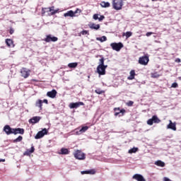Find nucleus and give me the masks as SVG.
<instances>
[{
    "label": "nucleus",
    "instance_id": "f257e3e1",
    "mask_svg": "<svg viewBox=\"0 0 181 181\" xmlns=\"http://www.w3.org/2000/svg\"><path fill=\"white\" fill-rule=\"evenodd\" d=\"M124 5V3L122 2V0H113L112 1V6L113 8L116 11H119L122 9V6Z\"/></svg>",
    "mask_w": 181,
    "mask_h": 181
},
{
    "label": "nucleus",
    "instance_id": "f03ea898",
    "mask_svg": "<svg viewBox=\"0 0 181 181\" xmlns=\"http://www.w3.org/2000/svg\"><path fill=\"white\" fill-rule=\"evenodd\" d=\"M110 46L113 50H115L116 52H119L122 47H124V45H122V42H112L110 44Z\"/></svg>",
    "mask_w": 181,
    "mask_h": 181
},
{
    "label": "nucleus",
    "instance_id": "7ed1b4c3",
    "mask_svg": "<svg viewBox=\"0 0 181 181\" xmlns=\"http://www.w3.org/2000/svg\"><path fill=\"white\" fill-rule=\"evenodd\" d=\"M74 155V158H76V159H78L79 160H84V159H86V154H84L80 150H77Z\"/></svg>",
    "mask_w": 181,
    "mask_h": 181
},
{
    "label": "nucleus",
    "instance_id": "20e7f679",
    "mask_svg": "<svg viewBox=\"0 0 181 181\" xmlns=\"http://www.w3.org/2000/svg\"><path fill=\"white\" fill-rule=\"evenodd\" d=\"M139 63L142 66H146V64L149 63V57H148L147 55H144L143 57H139Z\"/></svg>",
    "mask_w": 181,
    "mask_h": 181
},
{
    "label": "nucleus",
    "instance_id": "39448f33",
    "mask_svg": "<svg viewBox=\"0 0 181 181\" xmlns=\"http://www.w3.org/2000/svg\"><path fill=\"white\" fill-rule=\"evenodd\" d=\"M159 122H160V120L159 117H158V116H156V115H153L151 119H149L147 121L148 125H153V123L159 124Z\"/></svg>",
    "mask_w": 181,
    "mask_h": 181
},
{
    "label": "nucleus",
    "instance_id": "423d86ee",
    "mask_svg": "<svg viewBox=\"0 0 181 181\" xmlns=\"http://www.w3.org/2000/svg\"><path fill=\"white\" fill-rule=\"evenodd\" d=\"M108 67V65H98L97 67V71L100 76H104L105 74V69Z\"/></svg>",
    "mask_w": 181,
    "mask_h": 181
},
{
    "label": "nucleus",
    "instance_id": "0eeeda50",
    "mask_svg": "<svg viewBox=\"0 0 181 181\" xmlns=\"http://www.w3.org/2000/svg\"><path fill=\"white\" fill-rule=\"evenodd\" d=\"M21 77H23V78H28V77L30 76V69H28L26 68H22L21 69Z\"/></svg>",
    "mask_w": 181,
    "mask_h": 181
},
{
    "label": "nucleus",
    "instance_id": "6e6552de",
    "mask_svg": "<svg viewBox=\"0 0 181 181\" xmlns=\"http://www.w3.org/2000/svg\"><path fill=\"white\" fill-rule=\"evenodd\" d=\"M59 38H57V37L52 36V35H47L44 39V42H46L47 43H50V42H57Z\"/></svg>",
    "mask_w": 181,
    "mask_h": 181
},
{
    "label": "nucleus",
    "instance_id": "1a4fd4ad",
    "mask_svg": "<svg viewBox=\"0 0 181 181\" xmlns=\"http://www.w3.org/2000/svg\"><path fill=\"white\" fill-rule=\"evenodd\" d=\"M45 135H47V129H43L42 131L37 132L35 135V139H40V138H43Z\"/></svg>",
    "mask_w": 181,
    "mask_h": 181
},
{
    "label": "nucleus",
    "instance_id": "9d476101",
    "mask_svg": "<svg viewBox=\"0 0 181 181\" xmlns=\"http://www.w3.org/2000/svg\"><path fill=\"white\" fill-rule=\"evenodd\" d=\"M4 131L6 135H11V134H13V129L11 128V126L9 125L4 126Z\"/></svg>",
    "mask_w": 181,
    "mask_h": 181
},
{
    "label": "nucleus",
    "instance_id": "9b49d317",
    "mask_svg": "<svg viewBox=\"0 0 181 181\" xmlns=\"http://www.w3.org/2000/svg\"><path fill=\"white\" fill-rule=\"evenodd\" d=\"M81 105H84V103L83 102H77V103H71L69 104V108H78Z\"/></svg>",
    "mask_w": 181,
    "mask_h": 181
},
{
    "label": "nucleus",
    "instance_id": "f8f14e48",
    "mask_svg": "<svg viewBox=\"0 0 181 181\" xmlns=\"http://www.w3.org/2000/svg\"><path fill=\"white\" fill-rule=\"evenodd\" d=\"M56 95H57V91L55 89L47 93V96L49 98H56Z\"/></svg>",
    "mask_w": 181,
    "mask_h": 181
},
{
    "label": "nucleus",
    "instance_id": "ddd939ff",
    "mask_svg": "<svg viewBox=\"0 0 181 181\" xmlns=\"http://www.w3.org/2000/svg\"><path fill=\"white\" fill-rule=\"evenodd\" d=\"M13 134L14 135H17V134H20L21 135H23V134H25V129H22V128L13 129Z\"/></svg>",
    "mask_w": 181,
    "mask_h": 181
},
{
    "label": "nucleus",
    "instance_id": "4468645a",
    "mask_svg": "<svg viewBox=\"0 0 181 181\" xmlns=\"http://www.w3.org/2000/svg\"><path fill=\"white\" fill-rule=\"evenodd\" d=\"M114 111H119V112H116L115 113V117H117V115H119V114H122V115H124V114H125L126 111L125 109H119V107H115L114 109Z\"/></svg>",
    "mask_w": 181,
    "mask_h": 181
},
{
    "label": "nucleus",
    "instance_id": "2eb2a0df",
    "mask_svg": "<svg viewBox=\"0 0 181 181\" xmlns=\"http://www.w3.org/2000/svg\"><path fill=\"white\" fill-rule=\"evenodd\" d=\"M133 179L137 181H146L145 178H144V176H142L141 174H135L133 175Z\"/></svg>",
    "mask_w": 181,
    "mask_h": 181
},
{
    "label": "nucleus",
    "instance_id": "dca6fc26",
    "mask_svg": "<svg viewBox=\"0 0 181 181\" xmlns=\"http://www.w3.org/2000/svg\"><path fill=\"white\" fill-rule=\"evenodd\" d=\"M46 9H49V11H53V9H54V6H52L51 7H47V8L42 7L41 10L42 16H45V15L46 14Z\"/></svg>",
    "mask_w": 181,
    "mask_h": 181
},
{
    "label": "nucleus",
    "instance_id": "f3484780",
    "mask_svg": "<svg viewBox=\"0 0 181 181\" xmlns=\"http://www.w3.org/2000/svg\"><path fill=\"white\" fill-rule=\"evenodd\" d=\"M35 107H37L40 108V111H42L43 110V100L39 99L35 102Z\"/></svg>",
    "mask_w": 181,
    "mask_h": 181
},
{
    "label": "nucleus",
    "instance_id": "a211bd4d",
    "mask_svg": "<svg viewBox=\"0 0 181 181\" xmlns=\"http://www.w3.org/2000/svg\"><path fill=\"white\" fill-rule=\"evenodd\" d=\"M39 121H40V117L35 116L30 119L29 122L30 124H37Z\"/></svg>",
    "mask_w": 181,
    "mask_h": 181
},
{
    "label": "nucleus",
    "instance_id": "6ab92c4d",
    "mask_svg": "<svg viewBox=\"0 0 181 181\" xmlns=\"http://www.w3.org/2000/svg\"><path fill=\"white\" fill-rule=\"evenodd\" d=\"M33 152H35V147L34 146H32L30 150V149H27L23 155L25 156H30V153H33Z\"/></svg>",
    "mask_w": 181,
    "mask_h": 181
},
{
    "label": "nucleus",
    "instance_id": "aec40b11",
    "mask_svg": "<svg viewBox=\"0 0 181 181\" xmlns=\"http://www.w3.org/2000/svg\"><path fill=\"white\" fill-rule=\"evenodd\" d=\"M81 175H95V170H88L81 172Z\"/></svg>",
    "mask_w": 181,
    "mask_h": 181
},
{
    "label": "nucleus",
    "instance_id": "412c9836",
    "mask_svg": "<svg viewBox=\"0 0 181 181\" xmlns=\"http://www.w3.org/2000/svg\"><path fill=\"white\" fill-rule=\"evenodd\" d=\"M74 13H75L74 11L70 10V11H67L66 13H65L64 14V16L65 18H67V16H70L71 18H74V16H77L74 15Z\"/></svg>",
    "mask_w": 181,
    "mask_h": 181
},
{
    "label": "nucleus",
    "instance_id": "4be33fe9",
    "mask_svg": "<svg viewBox=\"0 0 181 181\" xmlns=\"http://www.w3.org/2000/svg\"><path fill=\"white\" fill-rule=\"evenodd\" d=\"M168 129H173V131H176V124L170 121V124L167 126Z\"/></svg>",
    "mask_w": 181,
    "mask_h": 181
},
{
    "label": "nucleus",
    "instance_id": "5701e85b",
    "mask_svg": "<svg viewBox=\"0 0 181 181\" xmlns=\"http://www.w3.org/2000/svg\"><path fill=\"white\" fill-rule=\"evenodd\" d=\"M70 153V151L66 148H62L60 150L59 155H69Z\"/></svg>",
    "mask_w": 181,
    "mask_h": 181
},
{
    "label": "nucleus",
    "instance_id": "b1692460",
    "mask_svg": "<svg viewBox=\"0 0 181 181\" xmlns=\"http://www.w3.org/2000/svg\"><path fill=\"white\" fill-rule=\"evenodd\" d=\"M6 45L8 46V47H14L15 45H13V40L12 39H6Z\"/></svg>",
    "mask_w": 181,
    "mask_h": 181
},
{
    "label": "nucleus",
    "instance_id": "393cba45",
    "mask_svg": "<svg viewBox=\"0 0 181 181\" xmlns=\"http://www.w3.org/2000/svg\"><path fill=\"white\" fill-rule=\"evenodd\" d=\"M129 76L127 77V80H134L135 78V70H132L129 73Z\"/></svg>",
    "mask_w": 181,
    "mask_h": 181
},
{
    "label": "nucleus",
    "instance_id": "a878e982",
    "mask_svg": "<svg viewBox=\"0 0 181 181\" xmlns=\"http://www.w3.org/2000/svg\"><path fill=\"white\" fill-rule=\"evenodd\" d=\"M156 166H160V168H165V163L162 160H157L155 162Z\"/></svg>",
    "mask_w": 181,
    "mask_h": 181
},
{
    "label": "nucleus",
    "instance_id": "bb28decb",
    "mask_svg": "<svg viewBox=\"0 0 181 181\" xmlns=\"http://www.w3.org/2000/svg\"><path fill=\"white\" fill-rule=\"evenodd\" d=\"M77 66H78V64L77 62H72L68 64V67H69V69H76Z\"/></svg>",
    "mask_w": 181,
    "mask_h": 181
},
{
    "label": "nucleus",
    "instance_id": "cd10ccee",
    "mask_svg": "<svg viewBox=\"0 0 181 181\" xmlns=\"http://www.w3.org/2000/svg\"><path fill=\"white\" fill-rule=\"evenodd\" d=\"M90 28L95 29V30H98V29H100V25L93 23L90 25Z\"/></svg>",
    "mask_w": 181,
    "mask_h": 181
},
{
    "label": "nucleus",
    "instance_id": "c85d7f7f",
    "mask_svg": "<svg viewBox=\"0 0 181 181\" xmlns=\"http://www.w3.org/2000/svg\"><path fill=\"white\" fill-rule=\"evenodd\" d=\"M100 6L102 8H110V3L105 1H101Z\"/></svg>",
    "mask_w": 181,
    "mask_h": 181
},
{
    "label": "nucleus",
    "instance_id": "c756f323",
    "mask_svg": "<svg viewBox=\"0 0 181 181\" xmlns=\"http://www.w3.org/2000/svg\"><path fill=\"white\" fill-rule=\"evenodd\" d=\"M50 13H48V16H53V15H56V13H59V9H53L51 11H49Z\"/></svg>",
    "mask_w": 181,
    "mask_h": 181
},
{
    "label": "nucleus",
    "instance_id": "7c9ffc66",
    "mask_svg": "<svg viewBox=\"0 0 181 181\" xmlns=\"http://www.w3.org/2000/svg\"><path fill=\"white\" fill-rule=\"evenodd\" d=\"M88 129V126H85L83 127L80 130H79V134H84L86 131Z\"/></svg>",
    "mask_w": 181,
    "mask_h": 181
},
{
    "label": "nucleus",
    "instance_id": "2f4dec72",
    "mask_svg": "<svg viewBox=\"0 0 181 181\" xmlns=\"http://www.w3.org/2000/svg\"><path fill=\"white\" fill-rule=\"evenodd\" d=\"M151 77L152 78H158V77H160V75L158 72H153L151 73Z\"/></svg>",
    "mask_w": 181,
    "mask_h": 181
},
{
    "label": "nucleus",
    "instance_id": "473e14b6",
    "mask_svg": "<svg viewBox=\"0 0 181 181\" xmlns=\"http://www.w3.org/2000/svg\"><path fill=\"white\" fill-rule=\"evenodd\" d=\"M125 35H126L127 39H128L129 37H131V36H132V33L130 31H127L126 33H124L123 36H125Z\"/></svg>",
    "mask_w": 181,
    "mask_h": 181
},
{
    "label": "nucleus",
    "instance_id": "72a5a7b5",
    "mask_svg": "<svg viewBox=\"0 0 181 181\" xmlns=\"http://www.w3.org/2000/svg\"><path fill=\"white\" fill-rule=\"evenodd\" d=\"M22 139H23V137L22 136H19L18 138L13 140V143L16 144V142H21Z\"/></svg>",
    "mask_w": 181,
    "mask_h": 181
},
{
    "label": "nucleus",
    "instance_id": "f704fd0d",
    "mask_svg": "<svg viewBox=\"0 0 181 181\" xmlns=\"http://www.w3.org/2000/svg\"><path fill=\"white\" fill-rule=\"evenodd\" d=\"M97 40H99L100 42H106L107 40V37H105V35L102 36L101 37H98Z\"/></svg>",
    "mask_w": 181,
    "mask_h": 181
},
{
    "label": "nucleus",
    "instance_id": "c9c22d12",
    "mask_svg": "<svg viewBox=\"0 0 181 181\" xmlns=\"http://www.w3.org/2000/svg\"><path fill=\"white\" fill-rule=\"evenodd\" d=\"M136 152H138V148L134 147L129 150V153H136Z\"/></svg>",
    "mask_w": 181,
    "mask_h": 181
},
{
    "label": "nucleus",
    "instance_id": "e433bc0d",
    "mask_svg": "<svg viewBox=\"0 0 181 181\" xmlns=\"http://www.w3.org/2000/svg\"><path fill=\"white\" fill-rule=\"evenodd\" d=\"M95 93H96V94H104V93H105V91L101 90V89L98 88L95 90Z\"/></svg>",
    "mask_w": 181,
    "mask_h": 181
},
{
    "label": "nucleus",
    "instance_id": "4c0bfd02",
    "mask_svg": "<svg viewBox=\"0 0 181 181\" xmlns=\"http://www.w3.org/2000/svg\"><path fill=\"white\" fill-rule=\"evenodd\" d=\"M105 60V59H104V57H102L100 59H99V66H105L104 64Z\"/></svg>",
    "mask_w": 181,
    "mask_h": 181
},
{
    "label": "nucleus",
    "instance_id": "58836bf2",
    "mask_svg": "<svg viewBox=\"0 0 181 181\" xmlns=\"http://www.w3.org/2000/svg\"><path fill=\"white\" fill-rule=\"evenodd\" d=\"M127 105L128 107H132L134 105V101L129 100V102L127 103Z\"/></svg>",
    "mask_w": 181,
    "mask_h": 181
},
{
    "label": "nucleus",
    "instance_id": "ea45409f",
    "mask_svg": "<svg viewBox=\"0 0 181 181\" xmlns=\"http://www.w3.org/2000/svg\"><path fill=\"white\" fill-rule=\"evenodd\" d=\"M81 13V9L80 8H76V10L75 11H74V15H76V13H79V15Z\"/></svg>",
    "mask_w": 181,
    "mask_h": 181
},
{
    "label": "nucleus",
    "instance_id": "a19ab883",
    "mask_svg": "<svg viewBox=\"0 0 181 181\" xmlns=\"http://www.w3.org/2000/svg\"><path fill=\"white\" fill-rule=\"evenodd\" d=\"M81 35H88V30H82L81 33Z\"/></svg>",
    "mask_w": 181,
    "mask_h": 181
},
{
    "label": "nucleus",
    "instance_id": "79ce46f5",
    "mask_svg": "<svg viewBox=\"0 0 181 181\" xmlns=\"http://www.w3.org/2000/svg\"><path fill=\"white\" fill-rule=\"evenodd\" d=\"M171 87H172L173 88H177V87H178L177 83H173L172 84Z\"/></svg>",
    "mask_w": 181,
    "mask_h": 181
},
{
    "label": "nucleus",
    "instance_id": "37998d69",
    "mask_svg": "<svg viewBox=\"0 0 181 181\" xmlns=\"http://www.w3.org/2000/svg\"><path fill=\"white\" fill-rule=\"evenodd\" d=\"M104 19H105V16H100L98 18L99 22H101V21H104Z\"/></svg>",
    "mask_w": 181,
    "mask_h": 181
},
{
    "label": "nucleus",
    "instance_id": "c03bdc74",
    "mask_svg": "<svg viewBox=\"0 0 181 181\" xmlns=\"http://www.w3.org/2000/svg\"><path fill=\"white\" fill-rule=\"evenodd\" d=\"M151 35H153V32H148L146 34V36H147V37H149V36H151Z\"/></svg>",
    "mask_w": 181,
    "mask_h": 181
},
{
    "label": "nucleus",
    "instance_id": "a18cd8bd",
    "mask_svg": "<svg viewBox=\"0 0 181 181\" xmlns=\"http://www.w3.org/2000/svg\"><path fill=\"white\" fill-rule=\"evenodd\" d=\"M93 18L95 21H97V19H98V14H94Z\"/></svg>",
    "mask_w": 181,
    "mask_h": 181
},
{
    "label": "nucleus",
    "instance_id": "49530a36",
    "mask_svg": "<svg viewBox=\"0 0 181 181\" xmlns=\"http://www.w3.org/2000/svg\"><path fill=\"white\" fill-rule=\"evenodd\" d=\"M14 32H15V30H13V28H11L10 31H9V33H10V35H13Z\"/></svg>",
    "mask_w": 181,
    "mask_h": 181
},
{
    "label": "nucleus",
    "instance_id": "de8ad7c7",
    "mask_svg": "<svg viewBox=\"0 0 181 181\" xmlns=\"http://www.w3.org/2000/svg\"><path fill=\"white\" fill-rule=\"evenodd\" d=\"M175 63H180L181 60L180 58H177V59H175Z\"/></svg>",
    "mask_w": 181,
    "mask_h": 181
},
{
    "label": "nucleus",
    "instance_id": "09e8293b",
    "mask_svg": "<svg viewBox=\"0 0 181 181\" xmlns=\"http://www.w3.org/2000/svg\"><path fill=\"white\" fill-rule=\"evenodd\" d=\"M42 103H45V104H49V101L47 100V99H44L42 100Z\"/></svg>",
    "mask_w": 181,
    "mask_h": 181
},
{
    "label": "nucleus",
    "instance_id": "8fccbe9b",
    "mask_svg": "<svg viewBox=\"0 0 181 181\" xmlns=\"http://www.w3.org/2000/svg\"><path fill=\"white\" fill-rule=\"evenodd\" d=\"M163 180H164V181H172L170 179H169V178H168V177H165L163 178Z\"/></svg>",
    "mask_w": 181,
    "mask_h": 181
},
{
    "label": "nucleus",
    "instance_id": "3c124183",
    "mask_svg": "<svg viewBox=\"0 0 181 181\" xmlns=\"http://www.w3.org/2000/svg\"><path fill=\"white\" fill-rule=\"evenodd\" d=\"M151 1H153V2H155V1H156L158 0H151ZM158 1H162V0H158Z\"/></svg>",
    "mask_w": 181,
    "mask_h": 181
},
{
    "label": "nucleus",
    "instance_id": "603ef678",
    "mask_svg": "<svg viewBox=\"0 0 181 181\" xmlns=\"http://www.w3.org/2000/svg\"><path fill=\"white\" fill-rule=\"evenodd\" d=\"M45 12H50V11H49V9H45Z\"/></svg>",
    "mask_w": 181,
    "mask_h": 181
},
{
    "label": "nucleus",
    "instance_id": "864d4df0",
    "mask_svg": "<svg viewBox=\"0 0 181 181\" xmlns=\"http://www.w3.org/2000/svg\"><path fill=\"white\" fill-rule=\"evenodd\" d=\"M0 162H5V160H0Z\"/></svg>",
    "mask_w": 181,
    "mask_h": 181
}]
</instances>
